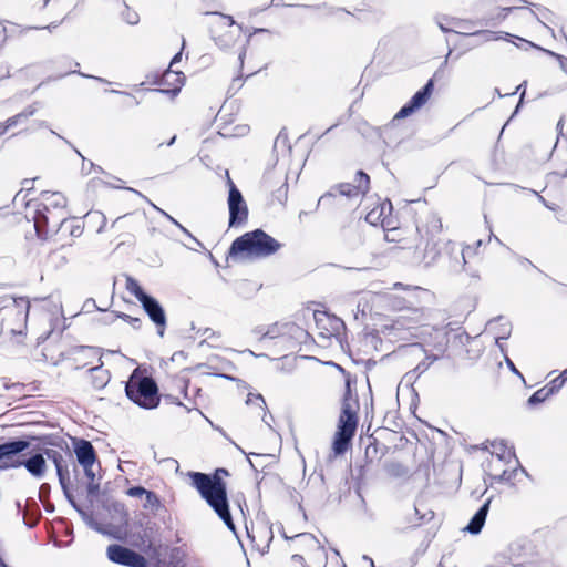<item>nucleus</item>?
<instances>
[{"mask_svg": "<svg viewBox=\"0 0 567 567\" xmlns=\"http://www.w3.org/2000/svg\"><path fill=\"white\" fill-rule=\"evenodd\" d=\"M165 401L169 402V403H174V404H177V405H183V403L175 396L168 394L165 396Z\"/></svg>", "mask_w": 567, "mask_h": 567, "instance_id": "obj_37", "label": "nucleus"}, {"mask_svg": "<svg viewBox=\"0 0 567 567\" xmlns=\"http://www.w3.org/2000/svg\"><path fill=\"white\" fill-rule=\"evenodd\" d=\"M144 496H145V503H144L143 507L145 509L157 511L161 507V501L154 492L146 489V493L144 494Z\"/></svg>", "mask_w": 567, "mask_h": 567, "instance_id": "obj_24", "label": "nucleus"}, {"mask_svg": "<svg viewBox=\"0 0 567 567\" xmlns=\"http://www.w3.org/2000/svg\"><path fill=\"white\" fill-rule=\"evenodd\" d=\"M435 333H436L439 337H441V339H442V340H441V342H440V343H441V344H443V341H444V339H445V332H444L443 330H435Z\"/></svg>", "mask_w": 567, "mask_h": 567, "instance_id": "obj_43", "label": "nucleus"}, {"mask_svg": "<svg viewBox=\"0 0 567 567\" xmlns=\"http://www.w3.org/2000/svg\"><path fill=\"white\" fill-rule=\"evenodd\" d=\"M246 403L249 405V404H255L257 405L260 410L264 409V405L266 404L262 395L259 393V392H249L248 394V398L246 400Z\"/></svg>", "mask_w": 567, "mask_h": 567, "instance_id": "obj_26", "label": "nucleus"}, {"mask_svg": "<svg viewBox=\"0 0 567 567\" xmlns=\"http://www.w3.org/2000/svg\"><path fill=\"white\" fill-rule=\"evenodd\" d=\"M145 493H146V489L141 486H134L126 491V494L131 497H141V496H144Z\"/></svg>", "mask_w": 567, "mask_h": 567, "instance_id": "obj_31", "label": "nucleus"}, {"mask_svg": "<svg viewBox=\"0 0 567 567\" xmlns=\"http://www.w3.org/2000/svg\"><path fill=\"white\" fill-rule=\"evenodd\" d=\"M391 209V203L384 202L377 207L372 208L370 212H368L365 216V220L371 225H378L383 224L384 216L386 213H390Z\"/></svg>", "mask_w": 567, "mask_h": 567, "instance_id": "obj_22", "label": "nucleus"}, {"mask_svg": "<svg viewBox=\"0 0 567 567\" xmlns=\"http://www.w3.org/2000/svg\"><path fill=\"white\" fill-rule=\"evenodd\" d=\"M279 248L280 244L277 240L257 229L237 238L230 247V254L245 258H260L275 254Z\"/></svg>", "mask_w": 567, "mask_h": 567, "instance_id": "obj_4", "label": "nucleus"}, {"mask_svg": "<svg viewBox=\"0 0 567 567\" xmlns=\"http://www.w3.org/2000/svg\"><path fill=\"white\" fill-rule=\"evenodd\" d=\"M125 394L130 401L144 409H154L161 401L158 392H125Z\"/></svg>", "mask_w": 567, "mask_h": 567, "instance_id": "obj_18", "label": "nucleus"}, {"mask_svg": "<svg viewBox=\"0 0 567 567\" xmlns=\"http://www.w3.org/2000/svg\"><path fill=\"white\" fill-rule=\"evenodd\" d=\"M34 112L35 110L32 105L27 106L22 112L8 118V126L11 128H18L19 131L27 128L31 123V117Z\"/></svg>", "mask_w": 567, "mask_h": 567, "instance_id": "obj_20", "label": "nucleus"}, {"mask_svg": "<svg viewBox=\"0 0 567 567\" xmlns=\"http://www.w3.org/2000/svg\"><path fill=\"white\" fill-rule=\"evenodd\" d=\"M9 130H11V127L8 126V120L4 123H0V136Z\"/></svg>", "mask_w": 567, "mask_h": 567, "instance_id": "obj_38", "label": "nucleus"}, {"mask_svg": "<svg viewBox=\"0 0 567 567\" xmlns=\"http://www.w3.org/2000/svg\"><path fill=\"white\" fill-rule=\"evenodd\" d=\"M236 381V388H239L240 384H239V381L238 380H235Z\"/></svg>", "mask_w": 567, "mask_h": 567, "instance_id": "obj_50", "label": "nucleus"}, {"mask_svg": "<svg viewBox=\"0 0 567 567\" xmlns=\"http://www.w3.org/2000/svg\"><path fill=\"white\" fill-rule=\"evenodd\" d=\"M360 405L357 392H346L337 431L332 441V451L336 456L344 454L358 427V412Z\"/></svg>", "mask_w": 567, "mask_h": 567, "instance_id": "obj_2", "label": "nucleus"}, {"mask_svg": "<svg viewBox=\"0 0 567 567\" xmlns=\"http://www.w3.org/2000/svg\"><path fill=\"white\" fill-rule=\"evenodd\" d=\"M181 55L182 53H177L172 62H171V65H169V69L164 73L163 75V79H162V82L164 85H169L172 86L169 90H167L168 92H172L174 95L177 94L181 90V87L183 86L184 84V81H185V76L183 75V73L181 72H177V71H173L172 70V66L177 62L179 61L181 59Z\"/></svg>", "mask_w": 567, "mask_h": 567, "instance_id": "obj_16", "label": "nucleus"}, {"mask_svg": "<svg viewBox=\"0 0 567 567\" xmlns=\"http://www.w3.org/2000/svg\"><path fill=\"white\" fill-rule=\"evenodd\" d=\"M34 436H23L17 437L4 443L0 444V470H6L11 466H17L16 464L9 463V461L25 451L31 446V442L34 440Z\"/></svg>", "mask_w": 567, "mask_h": 567, "instance_id": "obj_9", "label": "nucleus"}, {"mask_svg": "<svg viewBox=\"0 0 567 567\" xmlns=\"http://www.w3.org/2000/svg\"><path fill=\"white\" fill-rule=\"evenodd\" d=\"M175 138H176V137H175V136H173V137L171 138V141L168 142V145H172V144L175 142Z\"/></svg>", "mask_w": 567, "mask_h": 567, "instance_id": "obj_49", "label": "nucleus"}, {"mask_svg": "<svg viewBox=\"0 0 567 567\" xmlns=\"http://www.w3.org/2000/svg\"><path fill=\"white\" fill-rule=\"evenodd\" d=\"M42 437H40L38 435V476L41 475V473L43 472V468H44V454L40 452V445H41V442H42Z\"/></svg>", "mask_w": 567, "mask_h": 567, "instance_id": "obj_29", "label": "nucleus"}, {"mask_svg": "<svg viewBox=\"0 0 567 567\" xmlns=\"http://www.w3.org/2000/svg\"><path fill=\"white\" fill-rule=\"evenodd\" d=\"M290 549L295 551L290 567H322L327 561V553L320 542L309 533L290 538Z\"/></svg>", "mask_w": 567, "mask_h": 567, "instance_id": "obj_3", "label": "nucleus"}, {"mask_svg": "<svg viewBox=\"0 0 567 567\" xmlns=\"http://www.w3.org/2000/svg\"><path fill=\"white\" fill-rule=\"evenodd\" d=\"M107 558L115 563L127 567H146L145 557L134 550L121 545H110L106 549Z\"/></svg>", "mask_w": 567, "mask_h": 567, "instance_id": "obj_8", "label": "nucleus"}, {"mask_svg": "<svg viewBox=\"0 0 567 567\" xmlns=\"http://www.w3.org/2000/svg\"><path fill=\"white\" fill-rule=\"evenodd\" d=\"M35 178H27L22 182V188L16 194L13 205L16 208H24V217L35 225Z\"/></svg>", "mask_w": 567, "mask_h": 567, "instance_id": "obj_7", "label": "nucleus"}, {"mask_svg": "<svg viewBox=\"0 0 567 567\" xmlns=\"http://www.w3.org/2000/svg\"><path fill=\"white\" fill-rule=\"evenodd\" d=\"M78 462L83 467L85 475L93 481L95 477V473L93 472V466L96 461L95 452L92 444L89 441L80 440L75 444L74 449Z\"/></svg>", "mask_w": 567, "mask_h": 567, "instance_id": "obj_12", "label": "nucleus"}, {"mask_svg": "<svg viewBox=\"0 0 567 567\" xmlns=\"http://www.w3.org/2000/svg\"><path fill=\"white\" fill-rule=\"evenodd\" d=\"M484 35H485V39L487 41H491V40H495L496 38L494 37V33L493 32H489V31H486L484 32Z\"/></svg>", "mask_w": 567, "mask_h": 567, "instance_id": "obj_41", "label": "nucleus"}, {"mask_svg": "<svg viewBox=\"0 0 567 567\" xmlns=\"http://www.w3.org/2000/svg\"><path fill=\"white\" fill-rule=\"evenodd\" d=\"M219 472L226 473V471L219 470L210 476L199 472H190L189 477L202 498L206 501L228 528L234 529L235 526L227 501L226 484L218 476Z\"/></svg>", "mask_w": 567, "mask_h": 567, "instance_id": "obj_1", "label": "nucleus"}, {"mask_svg": "<svg viewBox=\"0 0 567 567\" xmlns=\"http://www.w3.org/2000/svg\"><path fill=\"white\" fill-rule=\"evenodd\" d=\"M125 390H158L155 381L144 368H137L132 373Z\"/></svg>", "mask_w": 567, "mask_h": 567, "instance_id": "obj_14", "label": "nucleus"}, {"mask_svg": "<svg viewBox=\"0 0 567 567\" xmlns=\"http://www.w3.org/2000/svg\"><path fill=\"white\" fill-rule=\"evenodd\" d=\"M514 457L512 447L503 441H494L492 443V456L488 462V474L489 476L499 482L512 483L515 477L524 473L523 468L513 467L504 468L506 463H509Z\"/></svg>", "mask_w": 567, "mask_h": 567, "instance_id": "obj_5", "label": "nucleus"}, {"mask_svg": "<svg viewBox=\"0 0 567 567\" xmlns=\"http://www.w3.org/2000/svg\"><path fill=\"white\" fill-rule=\"evenodd\" d=\"M551 393L553 392H534V394L528 399V405L534 406L546 401Z\"/></svg>", "mask_w": 567, "mask_h": 567, "instance_id": "obj_27", "label": "nucleus"}, {"mask_svg": "<svg viewBox=\"0 0 567 567\" xmlns=\"http://www.w3.org/2000/svg\"><path fill=\"white\" fill-rule=\"evenodd\" d=\"M316 327L318 334L322 339H331L339 334L343 328V322L334 316L327 312H315Z\"/></svg>", "mask_w": 567, "mask_h": 567, "instance_id": "obj_11", "label": "nucleus"}, {"mask_svg": "<svg viewBox=\"0 0 567 567\" xmlns=\"http://www.w3.org/2000/svg\"><path fill=\"white\" fill-rule=\"evenodd\" d=\"M433 512L432 511H429L427 513L423 514L421 516V519H432L433 518Z\"/></svg>", "mask_w": 567, "mask_h": 567, "instance_id": "obj_42", "label": "nucleus"}, {"mask_svg": "<svg viewBox=\"0 0 567 567\" xmlns=\"http://www.w3.org/2000/svg\"><path fill=\"white\" fill-rule=\"evenodd\" d=\"M489 503L491 499H487L484 505L475 513L470 524L465 527L466 532L470 534H478L482 530L488 513Z\"/></svg>", "mask_w": 567, "mask_h": 567, "instance_id": "obj_21", "label": "nucleus"}, {"mask_svg": "<svg viewBox=\"0 0 567 567\" xmlns=\"http://www.w3.org/2000/svg\"><path fill=\"white\" fill-rule=\"evenodd\" d=\"M44 454L49 457V458H52L53 463H54V466L56 467L58 472H60V463H59V460L56 457L58 453L55 451H49V450H45L44 451Z\"/></svg>", "mask_w": 567, "mask_h": 567, "instance_id": "obj_34", "label": "nucleus"}, {"mask_svg": "<svg viewBox=\"0 0 567 567\" xmlns=\"http://www.w3.org/2000/svg\"><path fill=\"white\" fill-rule=\"evenodd\" d=\"M38 200V206H42L43 210L49 214L62 213L66 203L65 197L58 192H42Z\"/></svg>", "mask_w": 567, "mask_h": 567, "instance_id": "obj_15", "label": "nucleus"}, {"mask_svg": "<svg viewBox=\"0 0 567 567\" xmlns=\"http://www.w3.org/2000/svg\"><path fill=\"white\" fill-rule=\"evenodd\" d=\"M21 464L24 465L31 475L35 476V455H31L28 460H25L23 463H19L18 465Z\"/></svg>", "mask_w": 567, "mask_h": 567, "instance_id": "obj_30", "label": "nucleus"}, {"mask_svg": "<svg viewBox=\"0 0 567 567\" xmlns=\"http://www.w3.org/2000/svg\"><path fill=\"white\" fill-rule=\"evenodd\" d=\"M352 381L349 377L346 378V388L347 390H351Z\"/></svg>", "mask_w": 567, "mask_h": 567, "instance_id": "obj_44", "label": "nucleus"}, {"mask_svg": "<svg viewBox=\"0 0 567 567\" xmlns=\"http://www.w3.org/2000/svg\"><path fill=\"white\" fill-rule=\"evenodd\" d=\"M415 513H416V514H419V513H420V511H419V507H417V506H415Z\"/></svg>", "mask_w": 567, "mask_h": 567, "instance_id": "obj_53", "label": "nucleus"}, {"mask_svg": "<svg viewBox=\"0 0 567 567\" xmlns=\"http://www.w3.org/2000/svg\"><path fill=\"white\" fill-rule=\"evenodd\" d=\"M281 329V337L292 344L306 342L309 338V333L295 323H285Z\"/></svg>", "mask_w": 567, "mask_h": 567, "instance_id": "obj_19", "label": "nucleus"}, {"mask_svg": "<svg viewBox=\"0 0 567 567\" xmlns=\"http://www.w3.org/2000/svg\"><path fill=\"white\" fill-rule=\"evenodd\" d=\"M13 384H10L9 382L7 381H3L2 382V386L4 388V390H9Z\"/></svg>", "mask_w": 567, "mask_h": 567, "instance_id": "obj_46", "label": "nucleus"}, {"mask_svg": "<svg viewBox=\"0 0 567 567\" xmlns=\"http://www.w3.org/2000/svg\"><path fill=\"white\" fill-rule=\"evenodd\" d=\"M13 303H17L19 307H22V308H25L27 310L29 309L30 307V303L29 301H27L25 299L23 298H20L19 301L17 299H13Z\"/></svg>", "mask_w": 567, "mask_h": 567, "instance_id": "obj_36", "label": "nucleus"}, {"mask_svg": "<svg viewBox=\"0 0 567 567\" xmlns=\"http://www.w3.org/2000/svg\"><path fill=\"white\" fill-rule=\"evenodd\" d=\"M559 62H560V66L561 69L565 71V73L567 74V60L559 56Z\"/></svg>", "mask_w": 567, "mask_h": 567, "instance_id": "obj_39", "label": "nucleus"}, {"mask_svg": "<svg viewBox=\"0 0 567 567\" xmlns=\"http://www.w3.org/2000/svg\"><path fill=\"white\" fill-rule=\"evenodd\" d=\"M221 19L225 21L226 24L233 25L235 22L231 17L221 16Z\"/></svg>", "mask_w": 567, "mask_h": 567, "instance_id": "obj_40", "label": "nucleus"}, {"mask_svg": "<svg viewBox=\"0 0 567 567\" xmlns=\"http://www.w3.org/2000/svg\"><path fill=\"white\" fill-rule=\"evenodd\" d=\"M440 28H441L443 31H453V28H445L443 24H440Z\"/></svg>", "mask_w": 567, "mask_h": 567, "instance_id": "obj_47", "label": "nucleus"}, {"mask_svg": "<svg viewBox=\"0 0 567 567\" xmlns=\"http://www.w3.org/2000/svg\"><path fill=\"white\" fill-rule=\"evenodd\" d=\"M126 289L142 303L143 309L157 327L158 334L163 337L166 327V316L159 302L146 295L138 282L133 278L126 279Z\"/></svg>", "mask_w": 567, "mask_h": 567, "instance_id": "obj_6", "label": "nucleus"}, {"mask_svg": "<svg viewBox=\"0 0 567 567\" xmlns=\"http://www.w3.org/2000/svg\"><path fill=\"white\" fill-rule=\"evenodd\" d=\"M41 220H43V223H48L49 221V217L44 213H42V210H40L38 208V219H37L38 227L40 226Z\"/></svg>", "mask_w": 567, "mask_h": 567, "instance_id": "obj_35", "label": "nucleus"}, {"mask_svg": "<svg viewBox=\"0 0 567 567\" xmlns=\"http://www.w3.org/2000/svg\"><path fill=\"white\" fill-rule=\"evenodd\" d=\"M411 323H412L411 317L402 315L394 321L393 327L396 329H410Z\"/></svg>", "mask_w": 567, "mask_h": 567, "instance_id": "obj_28", "label": "nucleus"}, {"mask_svg": "<svg viewBox=\"0 0 567 567\" xmlns=\"http://www.w3.org/2000/svg\"><path fill=\"white\" fill-rule=\"evenodd\" d=\"M23 520H24V524L29 527V528H33L35 527V517L33 516V514L29 511H27L23 515Z\"/></svg>", "mask_w": 567, "mask_h": 567, "instance_id": "obj_33", "label": "nucleus"}, {"mask_svg": "<svg viewBox=\"0 0 567 567\" xmlns=\"http://www.w3.org/2000/svg\"><path fill=\"white\" fill-rule=\"evenodd\" d=\"M433 89V81L430 80L426 85L419 92H416L411 101L405 104L395 115L396 118H403L411 115L414 111L420 109L429 100Z\"/></svg>", "mask_w": 567, "mask_h": 567, "instance_id": "obj_13", "label": "nucleus"}, {"mask_svg": "<svg viewBox=\"0 0 567 567\" xmlns=\"http://www.w3.org/2000/svg\"><path fill=\"white\" fill-rule=\"evenodd\" d=\"M43 2H44V6H47L50 2V0H43Z\"/></svg>", "mask_w": 567, "mask_h": 567, "instance_id": "obj_51", "label": "nucleus"}, {"mask_svg": "<svg viewBox=\"0 0 567 567\" xmlns=\"http://www.w3.org/2000/svg\"><path fill=\"white\" fill-rule=\"evenodd\" d=\"M121 318L135 329H140L142 326V321L138 318H133L128 315H122Z\"/></svg>", "mask_w": 567, "mask_h": 567, "instance_id": "obj_32", "label": "nucleus"}, {"mask_svg": "<svg viewBox=\"0 0 567 567\" xmlns=\"http://www.w3.org/2000/svg\"><path fill=\"white\" fill-rule=\"evenodd\" d=\"M355 183V185L341 184L339 186L340 194L348 197H353L365 193L369 189L370 178L365 173L360 171L357 173Z\"/></svg>", "mask_w": 567, "mask_h": 567, "instance_id": "obj_17", "label": "nucleus"}, {"mask_svg": "<svg viewBox=\"0 0 567 567\" xmlns=\"http://www.w3.org/2000/svg\"><path fill=\"white\" fill-rule=\"evenodd\" d=\"M522 86H523V85H522V84H519V85L517 86L516 91H519V90L522 89Z\"/></svg>", "mask_w": 567, "mask_h": 567, "instance_id": "obj_52", "label": "nucleus"}, {"mask_svg": "<svg viewBox=\"0 0 567 567\" xmlns=\"http://www.w3.org/2000/svg\"><path fill=\"white\" fill-rule=\"evenodd\" d=\"M128 22H130L131 24L136 23V22H137V18H136V16H130V18H128Z\"/></svg>", "mask_w": 567, "mask_h": 567, "instance_id": "obj_45", "label": "nucleus"}, {"mask_svg": "<svg viewBox=\"0 0 567 567\" xmlns=\"http://www.w3.org/2000/svg\"><path fill=\"white\" fill-rule=\"evenodd\" d=\"M561 388L567 389V369L561 372V374L555 378L548 388V390H559Z\"/></svg>", "mask_w": 567, "mask_h": 567, "instance_id": "obj_25", "label": "nucleus"}, {"mask_svg": "<svg viewBox=\"0 0 567 567\" xmlns=\"http://www.w3.org/2000/svg\"><path fill=\"white\" fill-rule=\"evenodd\" d=\"M228 207H229V226H236L243 224L247 219L248 209L246 203L240 194V192L236 188L234 183L229 179V196H228Z\"/></svg>", "mask_w": 567, "mask_h": 567, "instance_id": "obj_10", "label": "nucleus"}, {"mask_svg": "<svg viewBox=\"0 0 567 567\" xmlns=\"http://www.w3.org/2000/svg\"><path fill=\"white\" fill-rule=\"evenodd\" d=\"M336 368L341 375H344L343 369H341L339 365H336Z\"/></svg>", "mask_w": 567, "mask_h": 567, "instance_id": "obj_48", "label": "nucleus"}, {"mask_svg": "<svg viewBox=\"0 0 567 567\" xmlns=\"http://www.w3.org/2000/svg\"><path fill=\"white\" fill-rule=\"evenodd\" d=\"M154 209L159 212L162 215H164L171 223H173L175 226H177L187 237H189L197 246H202L200 241L196 239L183 225H181L174 217H172L169 214L157 207L155 204L150 203Z\"/></svg>", "mask_w": 567, "mask_h": 567, "instance_id": "obj_23", "label": "nucleus"}]
</instances>
